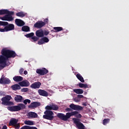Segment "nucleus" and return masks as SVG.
Masks as SVG:
<instances>
[{"instance_id": "f257e3e1", "label": "nucleus", "mask_w": 129, "mask_h": 129, "mask_svg": "<svg viewBox=\"0 0 129 129\" xmlns=\"http://www.w3.org/2000/svg\"><path fill=\"white\" fill-rule=\"evenodd\" d=\"M2 55H0V68L4 69L7 66V61L10 58H15L17 56V53L14 50L3 48L1 51Z\"/></svg>"}, {"instance_id": "f03ea898", "label": "nucleus", "mask_w": 129, "mask_h": 129, "mask_svg": "<svg viewBox=\"0 0 129 129\" xmlns=\"http://www.w3.org/2000/svg\"><path fill=\"white\" fill-rule=\"evenodd\" d=\"M74 116L75 117H77V118H81L82 117L81 114L79 113V112L77 111L68 112L66 115L62 113H58L57 114V117H58V118L61 120H63L64 121H67V120H68V119H69L71 116Z\"/></svg>"}, {"instance_id": "7ed1b4c3", "label": "nucleus", "mask_w": 129, "mask_h": 129, "mask_svg": "<svg viewBox=\"0 0 129 129\" xmlns=\"http://www.w3.org/2000/svg\"><path fill=\"white\" fill-rule=\"evenodd\" d=\"M26 108V105L23 103H19L17 105L8 107L7 109L10 111L17 112L23 110Z\"/></svg>"}, {"instance_id": "20e7f679", "label": "nucleus", "mask_w": 129, "mask_h": 129, "mask_svg": "<svg viewBox=\"0 0 129 129\" xmlns=\"http://www.w3.org/2000/svg\"><path fill=\"white\" fill-rule=\"evenodd\" d=\"M11 99H12L11 95H6L5 97H4L1 99L2 101V104L3 105H6L7 106L15 105V103H14L13 102L11 101Z\"/></svg>"}, {"instance_id": "39448f33", "label": "nucleus", "mask_w": 129, "mask_h": 129, "mask_svg": "<svg viewBox=\"0 0 129 129\" xmlns=\"http://www.w3.org/2000/svg\"><path fill=\"white\" fill-rule=\"evenodd\" d=\"M44 115H43V118L44 119L48 120H53L54 119V113L51 110H46L44 112Z\"/></svg>"}, {"instance_id": "423d86ee", "label": "nucleus", "mask_w": 129, "mask_h": 129, "mask_svg": "<svg viewBox=\"0 0 129 129\" xmlns=\"http://www.w3.org/2000/svg\"><path fill=\"white\" fill-rule=\"evenodd\" d=\"M70 108H67L66 110L67 111L70 112L72 111L71 109H73V110H76L77 111H81V110H83V108L82 106L79 105H75L73 103H72L70 105Z\"/></svg>"}, {"instance_id": "0eeeda50", "label": "nucleus", "mask_w": 129, "mask_h": 129, "mask_svg": "<svg viewBox=\"0 0 129 129\" xmlns=\"http://www.w3.org/2000/svg\"><path fill=\"white\" fill-rule=\"evenodd\" d=\"M73 120L75 124L76 125V127L78 129H85V126L83 123L80 122V120L78 118H73Z\"/></svg>"}, {"instance_id": "6e6552de", "label": "nucleus", "mask_w": 129, "mask_h": 129, "mask_svg": "<svg viewBox=\"0 0 129 129\" xmlns=\"http://www.w3.org/2000/svg\"><path fill=\"white\" fill-rule=\"evenodd\" d=\"M49 72V71L47 69L43 68L42 69H37L36 73L39 74V75L44 76L46 75Z\"/></svg>"}, {"instance_id": "1a4fd4ad", "label": "nucleus", "mask_w": 129, "mask_h": 129, "mask_svg": "<svg viewBox=\"0 0 129 129\" xmlns=\"http://www.w3.org/2000/svg\"><path fill=\"white\" fill-rule=\"evenodd\" d=\"M7 24L4 25L5 29H6V32H9V31H13L15 30V25L13 24H9V22H6Z\"/></svg>"}, {"instance_id": "9d476101", "label": "nucleus", "mask_w": 129, "mask_h": 129, "mask_svg": "<svg viewBox=\"0 0 129 129\" xmlns=\"http://www.w3.org/2000/svg\"><path fill=\"white\" fill-rule=\"evenodd\" d=\"M1 84H10L11 83V80L7 78H5L4 75H2L0 79Z\"/></svg>"}, {"instance_id": "9b49d317", "label": "nucleus", "mask_w": 129, "mask_h": 129, "mask_svg": "<svg viewBox=\"0 0 129 129\" xmlns=\"http://www.w3.org/2000/svg\"><path fill=\"white\" fill-rule=\"evenodd\" d=\"M0 20H2V21H7L8 22H12V21H14V18L12 16L6 15L3 17H0Z\"/></svg>"}, {"instance_id": "f8f14e48", "label": "nucleus", "mask_w": 129, "mask_h": 129, "mask_svg": "<svg viewBox=\"0 0 129 129\" xmlns=\"http://www.w3.org/2000/svg\"><path fill=\"white\" fill-rule=\"evenodd\" d=\"M45 26V24L43 23L42 21H38L35 24H34L33 27L34 28H36L37 29H41Z\"/></svg>"}, {"instance_id": "ddd939ff", "label": "nucleus", "mask_w": 129, "mask_h": 129, "mask_svg": "<svg viewBox=\"0 0 129 129\" xmlns=\"http://www.w3.org/2000/svg\"><path fill=\"white\" fill-rule=\"evenodd\" d=\"M41 105V103L38 102H33L28 105V108H36Z\"/></svg>"}, {"instance_id": "4468645a", "label": "nucleus", "mask_w": 129, "mask_h": 129, "mask_svg": "<svg viewBox=\"0 0 129 129\" xmlns=\"http://www.w3.org/2000/svg\"><path fill=\"white\" fill-rule=\"evenodd\" d=\"M42 85V84L40 82H36L31 85L30 87L33 89H37L40 88V86Z\"/></svg>"}, {"instance_id": "2eb2a0df", "label": "nucleus", "mask_w": 129, "mask_h": 129, "mask_svg": "<svg viewBox=\"0 0 129 129\" xmlns=\"http://www.w3.org/2000/svg\"><path fill=\"white\" fill-rule=\"evenodd\" d=\"M48 42H49V39L47 37H44L38 41V45H43V44H44L45 43H48Z\"/></svg>"}, {"instance_id": "dca6fc26", "label": "nucleus", "mask_w": 129, "mask_h": 129, "mask_svg": "<svg viewBox=\"0 0 129 129\" xmlns=\"http://www.w3.org/2000/svg\"><path fill=\"white\" fill-rule=\"evenodd\" d=\"M28 118H37L38 117V114L35 112H29L27 113Z\"/></svg>"}, {"instance_id": "f3484780", "label": "nucleus", "mask_w": 129, "mask_h": 129, "mask_svg": "<svg viewBox=\"0 0 129 129\" xmlns=\"http://www.w3.org/2000/svg\"><path fill=\"white\" fill-rule=\"evenodd\" d=\"M15 24L18 27H23L25 25V22L21 19H16L15 20Z\"/></svg>"}, {"instance_id": "a211bd4d", "label": "nucleus", "mask_w": 129, "mask_h": 129, "mask_svg": "<svg viewBox=\"0 0 129 129\" xmlns=\"http://www.w3.org/2000/svg\"><path fill=\"white\" fill-rule=\"evenodd\" d=\"M38 92L39 94V95H41V96H44L45 97H47L49 94H48V92L47 91L42 90V89H39L38 91Z\"/></svg>"}, {"instance_id": "6ab92c4d", "label": "nucleus", "mask_w": 129, "mask_h": 129, "mask_svg": "<svg viewBox=\"0 0 129 129\" xmlns=\"http://www.w3.org/2000/svg\"><path fill=\"white\" fill-rule=\"evenodd\" d=\"M19 84L22 87H28V86H29V85H30V82H29V81L26 80V81H23L22 82H19Z\"/></svg>"}, {"instance_id": "aec40b11", "label": "nucleus", "mask_w": 129, "mask_h": 129, "mask_svg": "<svg viewBox=\"0 0 129 129\" xmlns=\"http://www.w3.org/2000/svg\"><path fill=\"white\" fill-rule=\"evenodd\" d=\"M36 36L38 38H43L44 37V32L43 30H38L36 31Z\"/></svg>"}, {"instance_id": "412c9836", "label": "nucleus", "mask_w": 129, "mask_h": 129, "mask_svg": "<svg viewBox=\"0 0 129 129\" xmlns=\"http://www.w3.org/2000/svg\"><path fill=\"white\" fill-rule=\"evenodd\" d=\"M18 119H17L15 118H12L10 119L9 124V125H12V126H14V125H15L16 123H18Z\"/></svg>"}, {"instance_id": "4be33fe9", "label": "nucleus", "mask_w": 129, "mask_h": 129, "mask_svg": "<svg viewBox=\"0 0 129 129\" xmlns=\"http://www.w3.org/2000/svg\"><path fill=\"white\" fill-rule=\"evenodd\" d=\"M14 100L16 102H22L23 101V97L21 95H17L14 98Z\"/></svg>"}, {"instance_id": "5701e85b", "label": "nucleus", "mask_w": 129, "mask_h": 129, "mask_svg": "<svg viewBox=\"0 0 129 129\" xmlns=\"http://www.w3.org/2000/svg\"><path fill=\"white\" fill-rule=\"evenodd\" d=\"M11 88L13 90L17 91V90H20L21 89V86L17 84H14L11 86Z\"/></svg>"}, {"instance_id": "b1692460", "label": "nucleus", "mask_w": 129, "mask_h": 129, "mask_svg": "<svg viewBox=\"0 0 129 129\" xmlns=\"http://www.w3.org/2000/svg\"><path fill=\"white\" fill-rule=\"evenodd\" d=\"M23 77L21 76H15L13 78V80L15 81V82H21V81H23Z\"/></svg>"}, {"instance_id": "393cba45", "label": "nucleus", "mask_w": 129, "mask_h": 129, "mask_svg": "<svg viewBox=\"0 0 129 129\" xmlns=\"http://www.w3.org/2000/svg\"><path fill=\"white\" fill-rule=\"evenodd\" d=\"M76 77L82 83H84V82H85V81H84V79L83 78V77H82V76H81L80 74H77L76 75Z\"/></svg>"}, {"instance_id": "a878e982", "label": "nucleus", "mask_w": 129, "mask_h": 129, "mask_svg": "<svg viewBox=\"0 0 129 129\" xmlns=\"http://www.w3.org/2000/svg\"><path fill=\"white\" fill-rule=\"evenodd\" d=\"M73 91L77 94H82L84 92V91L82 89H75Z\"/></svg>"}, {"instance_id": "bb28decb", "label": "nucleus", "mask_w": 129, "mask_h": 129, "mask_svg": "<svg viewBox=\"0 0 129 129\" xmlns=\"http://www.w3.org/2000/svg\"><path fill=\"white\" fill-rule=\"evenodd\" d=\"M54 30H51V32H53L54 33H57V32H60V31H63V28L61 27H55L53 28Z\"/></svg>"}, {"instance_id": "cd10ccee", "label": "nucleus", "mask_w": 129, "mask_h": 129, "mask_svg": "<svg viewBox=\"0 0 129 129\" xmlns=\"http://www.w3.org/2000/svg\"><path fill=\"white\" fill-rule=\"evenodd\" d=\"M16 16H17V17H20V18H24V17L26 16V14L23 12H20L16 13Z\"/></svg>"}, {"instance_id": "c85d7f7f", "label": "nucleus", "mask_w": 129, "mask_h": 129, "mask_svg": "<svg viewBox=\"0 0 129 129\" xmlns=\"http://www.w3.org/2000/svg\"><path fill=\"white\" fill-rule=\"evenodd\" d=\"M79 87L80 88H88V85L86 84L80 83H79Z\"/></svg>"}, {"instance_id": "c756f323", "label": "nucleus", "mask_w": 129, "mask_h": 129, "mask_svg": "<svg viewBox=\"0 0 129 129\" xmlns=\"http://www.w3.org/2000/svg\"><path fill=\"white\" fill-rule=\"evenodd\" d=\"M22 31H23V32H30V27L27 26H24L22 28Z\"/></svg>"}, {"instance_id": "7c9ffc66", "label": "nucleus", "mask_w": 129, "mask_h": 129, "mask_svg": "<svg viewBox=\"0 0 129 129\" xmlns=\"http://www.w3.org/2000/svg\"><path fill=\"white\" fill-rule=\"evenodd\" d=\"M51 109L52 110H58L59 107L56 104H51Z\"/></svg>"}, {"instance_id": "2f4dec72", "label": "nucleus", "mask_w": 129, "mask_h": 129, "mask_svg": "<svg viewBox=\"0 0 129 129\" xmlns=\"http://www.w3.org/2000/svg\"><path fill=\"white\" fill-rule=\"evenodd\" d=\"M24 123L27 125H34V122L32 120H26Z\"/></svg>"}, {"instance_id": "473e14b6", "label": "nucleus", "mask_w": 129, "mask_h": 129, "mask_svg": "<svg viewBox=\"0 0 129 129\" xmlns=\"http://www.w3.org/2000/svg\"><path fill=\"white\" fill-rule=\"evenodd\" d=\"M110 121V119H104L103 120V124H104V125H106V124H107V123H109V122Z\"/></svg>"}, {"instance_id": "72a5a7b5", "label": "nucleus", "mask_w": 129, "mask_h": 129, "mask_svg": "<svg viewBox=\"0 0 129 129\" xmlns=\"http://www.w3.org/2000/svg\"><path fill=\"white\" fill-rule=\"evenodd\" d=\"M6 15L8 16H14L15 15V12L13 11H10L9 10H7Z\"/></svg>"}, {"instance_id": "f704fd0d", "label": "nucleus", "mask_w": 129, "mask_h": 129, "mask_svg": "<svg viewBox=\"0 0 129 129\" xmlns=\"http://www.w3.org/2000/svg\"><path fill=\"white\" fill-rule=\"evenodd\" d=\"M34 35H35L34 32H31L30 33L27 34L25 35V37H26V38H32V37L34 36Z\"/></svg>"}, {"instance_id": "c9c22d12", "label": "nucleus", "mask_w": 129, "mask_h": 129, "mask_svg": "<svg viewBox=\"0 0 129 129\" xmlns=\"http://www.w3.org/2000/svg\"><path fill=\"white\" fill-rule=\"evenodd\" d=\"M7 10H0V15H7Z\"/></svg>"}, {"instance_id": "e433bc0d", "label": "nucleus", "mask_w": 129, "mask_h": 129, "mask_svg": "<svg viewBox=\"0 0 129 129\" xmlns=\"http://www.w3.org/2000/svg\"><path fill=\"white\" fill-rule=\"evenodd\" d=\"M29 91V88H23L21 89V92H28Z\"/></svg>"}, {"instance_id": "4c0bfd02", "label": "nucleus", "mask_w": 129, "mask_h": 129, "mask_svg": "<svg viewBox=\"0 0 129 129\" xmlns=\"http://www.w3.org/2000/svg\"><path fill=\"white\" fill-rule=\"evenodd\" d=\"M45 109H46V110H52V104H50V105H47L45 107Z\"/></svg>"}, {"instance_id": "58836bf2", "label": "nucleus", "mask_w": 129, "mask_h": 129, "mask_svg": "<svg viewBox=\"0 0 129 129\" xmlns=\"http://www.w3.org/2000/svg\"><path fill=\"white\" fill-rule=\"evenodd\" d=\"M24 104L27 105V103H31V100L30 99H25L23 101Z\"/></svg>"}, {"instance_id": "ea45409f", "label": "nucleus", "mask_w": 129, "mask_h": 129, "mask_svg": "<svg viewBox=\"0 0 129 129\" xmlns=\"http://www.w3.org/2000/svg\"><path fill=\"white\" fill-rule=\"evenodd\" d=\"M32 40H33L34 42H37L38 40H39V38L37 37L36 36H33L32 38H31Z\"/></svg>"}, {"instance_id": "a19ab883", "label": "nucleus", "mask_w": 129, "mask_h": 129, "mask_svg": "<svg viewBox=\"0 0 129 129\" xmlns=\"http://www.w3.org/2000/svg\"><path fill=\"white\" fill-rule=\"evenodd\" d=\"M49 34H50V32L48 31H43V37L44 36H48V35H49Z\"/></svg>"}, {"instance_id": "79ce46f5", "label": "nucleus", "mask_w": 129, "mask_h": 129, "mask_svg": "<svg viewBox=\"0 0 129 129\" xmlns=\"http://www.w3.org/2000/svg\"><path fill=\"white\" fill-rule=\"evenodd\" d=\"M8 24L7 22L5 21H0V26H6Z\"/></svg>"}, {"instance_id": "37998d69", "label": "nucleus", "mask_w": 129, "mask_h": 129, "mask_svg": "<svg viewBox=\"0 0 129 129\" xmlns=\"http://www.w3.org/2000/svg\"><path fill=\"white\" fill-rule=\"evenodd\" d=\"M48 22H49V20L48 19V18H46V19H44L43 22V23H44V26L45 25H47Z\"/></svg>"}, {"instance_id": "c03bdc74", "label": "nucleus", "mask_w": 129, "mask_h": 129, "mask_svg": "<svg viewBox=\"0 0 129 129\" xmlns=\"http://www.w3.org/2000/svg\"><path fill=\"white\" fill-rule=\"evenodd\" d=\"M0 32H1L2 33L7 32V29H6V26L4 27V28H0Z\"/></svg>"}, {"instance_id": "a18cd8bd", "label": "nucleus", "mask_w": 129, "mask_h": 129, "mask_svg": "<svg viewBox=\"0 0 129 129\" xmlns=\"http://www.w3.org/2000/svg\"><path fill=\"white\" fill-rule=\"evenodd\" d=\"M13 126H15V128H16V129H19V128H20V123H17Z\"/></svg>"}, {"instance_id": "49530a36", "label": "nucleus", "mask_w": 129, "mask_h": 129, "mask_svg": "<svg viewBox=\"0 0 129 129\" xmlns=\"http://www.w3.org/2000/svg\"><path fill=\"white\" fill-rule=\"evenodd\" d=\"M74 100L76 102H79V101H80V99L78 98V97H77L75 98Z\"/></svg>"}, {"instance_id": "de8ad7c7", "label": "nucleus", "mask_w": 129, "mask_h": 129, "mask_svg": "<svg viewBox=\"0 0 129 129\" xmlns=\"http://www.w3.org/2000/svg\"><path fill=\"white\" fill-rule=\"evenodd\" d=\"M23 72H24V69L23 68H21L19 70V73L21 75H22V74H23Z\"/></svg>"}, {"instance_id": "09e8293b", "label": "nucleus", "mask_w": 129, "mask_h": 129, "mask_svg": "<svg viewBox=\"0 0 129 129\" xmlns=\"http://www.w3.org/2000/svg\"><path fill=\"white\" fill-rule=\"evenodd\" d=\"M77 97H78V98L80 99L81 98H83L84 96L83 95H78Z\"/></svg>"}, {"instance_id": "8fccbe9b", "label": "nucleus", "mask_w": 129, "mask_h": 129, "mask_svg": "<svg viewBox=\"0 0 129 129\" xmlns=\"http://www.w3.org/2000/svg\"><path fill=\"white\" fill-rule=\"evenodd\" d=\"M5 95V92L2 91H0V96H4Z\"/></svg>"}, {"instance_id": "3c124183", "label": "nucleus", "mask_w": 129, "mask_h": 129, "mask_svg": "<svg viewBox=\"0 0 129 129\" xmlns=\"http://www.w3.org/2000/svg\"><path fill=\"white\" fill-rule=\"evenodd\" d=\"M29 129H38L36 126H29Z\"/></svg>"}, {"instance_id": "603ef678", "label": "nucleus", "mask_w": 129, "mask_h": 129, "mask_svg": "<svg viewBox=\"0 0 129 129\" xmlns=\"http://www.w3.org/2000/svg\"><path fill=\"white\" fill-rule=\"evenodd\" d=\"M8 128V127L7 126V125H4L3 126V128L2 129H7Z\"/></svg>"}, {"instance_id": "864d4df0", "label": "nucleus", "mask_w": 129, "mask_h": 129, "mask_svg": "<svg viewBox=\"0 0 129 129\" xmlns=\"http://www.w3.org/2000/svg\"><path fill=\"white\" fill-rule=\"evenodd\" d=\"M24 74L25 75H27V74H28V72H27V71H25L24 72Z\"/></svg>"}, {"instance_id": "5fc2aeb1", "label": "nucleus", "mask_w": 129, "mask_h": 129, "mask_svg": "<svg viewBox=\"0 0 129 129\" xmlns=\"http://www.w3.org/2000/svg\"><path fill=\"white\" fill-rule=\"evenodd\" d=\"M83 105H84V106H87V104H86V103H84L83 104Z\"/></svg>"}]
</instances>
